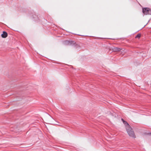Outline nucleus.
<instances>
[{"instance_id": "4", "label": "nucleus", "mask_w": 151, "mask_h": 151, "mask_svg": "<svg viewBox=\"0 0 151 151\" xmlns=\"http://www.w3.org/2000/svg\"><path fill=\"white\" fill-rule=\"evenodd\" d=\"M111 49H112V50L113 51H119L121 50V49H120V48L114 47H112Z\"/></svg>"}, {"instance_id": "7", "label": "nucleus", "mask_w": 151, "mask_h": 151, "mask_svg": "<svg viewBox=\"0 0 151 151\" xmlns=\"http://www.w3.org/2000/svg\"><path fill=\"white\" fill-rule=\"evenodd\" d=\"M123 123L126 126L127 125L128 126H129L128 123L126 121H124Z\"/></svg>"}, {"instance_id": "9", "label": "nucleus", "mask_w": 151, "mask_h": 151, "mask_svg": "<svg viewBox=\"0 0 151 151\" xmlns=\"http://www.w3.org/2000/svg\"><path fill=\"white\" fill-rule=\"evenodd\" d=\"M122 121L123 122L124 121V120L123 119H122Z\"/></svg>"}, {"instance_id": "3", "label": "nucleus", "mask_w": 151, "mask_h": 151, "mask_svg": "<svg viewBox=\"0 0 151 151\" xmlns=\"http://www.w3.org/2000/svg\"><path fill=\"white\" fill-rule=\"evenodd\" d=\"M150 10L148 8H144L142 9V12L145 14H149V12Z\"/></svg>"}, {"instance_id": "6", "label": "nucleus", "mask_w": 151, "mask_h": 151, "mask_svg": "<svg viewBox=\"0 0 151 151\" xmlns=\"http://www.w3.org/2000/svg\"><path fill=\"white\" fill-rule=\"evenodd\" d=\"M141 37V34H138L135 37V38H140Z\"/></svg>"}, {"instance_id": "8", "label": "nucleus", "mask_w": 151, "mask_h": 151, "mask_svg": "<svg viewBox=\"0 0 151 151\" xmlns=\"http://www.w3.org/2000/svg\"><path fill=\"white\" fill-rule=\"evenodd\" d=\"M122 121L123 122L124 121V120L123 119H122Z\"/></svg>"}, {"instance_id": "1", "label": "nucleus", "mask_w": 151, "mask_h": 151, "mask_svg": "<svg viewBox=\"0 0 151 151\" xmlns=\"http://www.w3.org/2000/svg\"><path fill=\"white\" fill-rule=\"evenodd\" d=\"M63 44L65 45H74L75 47H77L78 45L74 41L65 40L63 42Z\"/></svg>"}, {"instance_id": "11", "label": "nucleus", "mask_w": 151, "mask_h": 151, "mask_svg": "<svg viewBox=\"0 0 151 151\" xmlns=\"http://www.w3.org/2000/svg\"><path fill=\"white\" fill-rule=\"evenodd\" d=\"M109 39H112V38H109Z\"/></svg>"}, {"instance_id": "2", "label": "nucleus", "mask_w": 151, "mask_h": 151, "mask_svg": "<svg viewBox=\"0 0 151 151\" xmlns=\"http://www.w3.org/2000/svg\"><path fill=\"white\" fill-rule=\"evenodd\" d=\"M126 129L127 132L129 136L133 138L135 137L134 132L132 128L130 127H129L128 128H127Z\"/></svg>"}, {"instance_id": "5", "label": "nucleus", "mask_w": 151, "mask_h": 151, "mask_svg": "<svg viewBox=\"0 0 151 151\" xmlns=\"http://www.w3.org/2000/svg\"><path fill=\"white\" fill-rule=\"evenodd\" d=\"M1 36L2 38H6L7 36V33L6 32L4 31L3 33L1 34Z\"/></svg>"}, {"instance_id": "10", "label": "nucleus", "mask_w": 151, "mask_h": 151, "mask_svg": "<svg viewBox=\"0 0 151 151\" xmlns=\"http://www.w3.org/2000/svg\"><path fill=\"white\" fill-rule=\"evenodd\" d=\"M96 38H100V37H96Z\"/></svg>"}]
</instances>
